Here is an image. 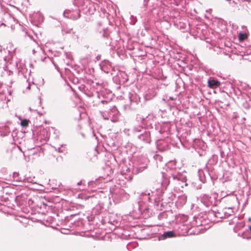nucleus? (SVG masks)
I'll return each mask as SVG.
<instances>
[{
    "label": "nucleus",
    "instance_id": "3",
    "mask_svg": "<svg viewBox=\"0 0 251 251\" xmlns=\"http://www.w3.org/2000/svg\"><path fill=\"white\" fill-rule=\"evenodd\" d=\"M163 236L165 238L173 237H175V234L173 231H170L165 232L163 234Z\"/></svg>",
    "mask_w": 251,
    "mask_h": 251
},
{
    "label": "nucleus",
    "instance_id": "6",
    "mask_svg": "<svg viewBox=\"0 0 251 251\" xmlns=\"http://www.w3.org/2000/svg\"><path fill=\"white\" fill-rule=\"evenodd\" d=\"M249 229H250V230L251 231V226H250V227H249Z\"/></svg>",
    "mask_w": 251,
    "mask_h": 251
},
{
    "label": "nucleus",
    "instance_id": "2",
    "mask_svg": "<svg viewBox=\"0 0 251 251\" xmlns=\"http://www.w3.org/2000/svg\"><path fill=\"white\" fill-rule=\"evenodd\" d=\"M238 38L239 41L242 42L247 39L248 35L246 33H240L238 35Z\"/></svg>",
    "mask_w": 251,
    "mask_h": 251
},
{
    "label": "nucleus",
    "instance_id": "5",
    "mask_svg": "<svg viewBox=\"0 0 251 251\" xmlns=\"http://www.w3.org/2000/svg\"><path fill=\"white\" fill-rule=\"evenodd\" d=\"M248 220L249 221L251 222V218H249Z\"/></svg>",
    "mask_w": 251,
    "mask_h": 251
},
{
    "label": "nucleus",
    "instance_id": "4",
    "mask_svg": "<svg viewBox=\"0 0 251 251\" xmlns=\"http://www.w3.org/2000/svg\"><path fill=\"white\" fill-rule=\"evenodd\" d=\"M29 124V120L24 119L22 120L21 122V125L23 127H27Z\"/></svg>",
    "mask_w": 251,
    "mask_h": 251
},
{
    "label": "nucleus",
    "instance_id": "1",
    "mask_svg": "<svg viewBox=\"0 0 251 251\" xmlns=\"http://www.w3.org/2000/svg\"><path fill=\"white\" fill-rule=\"evenodd\" d=\"M221 83L220 81L215 79H209L208 81V86L212 89H215L220 86Z\"/></svg>",
    "mask_w": 251,
    "mask_h": 251
}]
</instances>
